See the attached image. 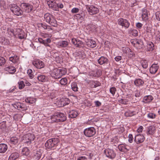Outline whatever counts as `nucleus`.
Here are the masks:
<instances>
[{"label": "nucleus", "instance_id": "nucleus-40", "mask_svg": "<svg viewBox=\"0 0 160 160\" xmlns=\"http://www.w3.org/2000/svg\"><path fill=\"white\" fill-rule=\"evenodd\" d=\"M71 88L73 91L75 92L78 91V87L77 84L76 82H73L71 84Z\"/></svg>", "mask_w": 160, "mask_h": 160}, {"label": "nucleus", "instance_id": "nucleus-8", "mask_svg": "<svg viewBox=\"0 0 160 160\" xmlns=\"http://www.w3.org/2000/svg\"><path fill=\"white\" fill-rule=\"evenodd\" d=\"M104 152L106 156L109 158L112 159L116 156V153L113 149H106L104 150Z\"/></svg>", "mask_w": 160, "mask_h": 160}, {"label": "nucleus", "instance_id": "nucleus-55", "mask_svg": "<svg viewBox=\"0 0 160 160\" xmlns=\"http://www.w3.org/2000/svg\"><path fill=\"white\" fill-rule=\"evenodd\" d=\"M134 42H136V45L137 46H138V45H142L143 44L141 40L138 39H136V40L134 41Z\"/></svg>", "mask_w": 160, "mask_h": 160}, {"label": "nucleus", "instance_id": "nucleus-38", "mask_svg": "<svg viewBox=\"0 0 160 160\" xmlns=\"http://www.w3.org/2000/svg\"><path fill=\"white\" fill-rule=\"evenodd\" d=\"M50 18H52V15L50 13H47L44 14V19L46 22L49 20Z\"/></svg>", "mask_w": 160, "mask_h": 160}, {"label": "nucleus", "instance_id": "nucleus-20", "mask_svg": "<svg viewBox=\"0 0 160 160\" xmlns=\"http://www.w3.org/2000/svg\"><path fill=\"white\" fill-rule=\"evenodd\" d=\"M5 70L11 74H14L16 71V68L12 66H9L6 67L5 68Z\"/></svg>", "mask_w": 160, "mask_h": 160}, {"label": "nucleus", "instance_id": "nucleus-54", "mask_svg": "<svg viewBox=\"0 0 160 160\" xmlns=\"http://www.w3.org/2000/svg\"><path fill=\"white\" fill-rule=\"evenodd\" d=\"M77 160H88L87 157L85 156H79Z\"/></svg>", "mask_w": 160, "mask_h": 160}, {"label": "nucleus", "instance_id": "nucleus-18", "mask_svg": "<svg viewBox=\"0 0 160 160\" xmlns=\"http://www.w3.org/2000/svg\"><path fill=\"white\" fill-rule=\"evenodd\" d=\"M119 150L123 152H126L129 150L127 148V146L125 144H120L118 146Z\"/></svg>", "mask_w": 160, "mask_h": 160}, {"label": "nucleus", "instance_id": "nucleus-14", "mask_svg": "<svg viewBox=\"0 0 160 160\" xmlns=\"http://www.w3.org/2000/svg\"><path fill=\"white\" fill-rule=\"evenodd\" d=\"M25 138L26 140H28L26 142L27 144H30L31 143V142L34 140L35 136L33 134L28 133L26 135Z\"/></svg>", "mask_w": 160, "mask_h": 160}, {"label": "nucleus", "instance_id": "nucleus-50", "mask_svg": "<svg viewBox=\"0 0 160 160\" xmlns=\"http://www.w3.org/2000/svg\"><path fill=\"white\" fill-rule=\"evenodd\" d=\"M39 27H42L44 29H48L50 28V27L48 26H47L46 24H44L42 23H40L39 24Z\"/></svg>", "mask_w": 160, "mask_h": 160}, {"label": "nucleus", "instance_id": "nucleus-16", "mask_svg": "<svg viewBox=\"0 0 160 160\" xmlns=\"http://www.w3.org/2000/svg\"><path fill=\"white\" fill-rule=\"evenodd\" d=\"M159 66L158 64H153L150 68V72L152 74H155L158 69Z\"/></svg>", "mask_w": 160, "mask_h": 160}, {"label": "nucleus", "instance_id": "nucleus-48", "mask_svg": "<svg viewBox=\"0 0 160 160\" xmlns=\"http://www.w3.org/2000/svg\"><path fill=\"white\" fill-rule=\"evenodd\" d=\"M147 117L149 118L154 119L156 117V115L152 112H150L147 115Z\"/></svg>", "mask_w": 160, "mask_h": 160}, {"label": "nucleus", "instance_id": "nucleus-30", "mask_svg": "<svg viewBox=\"0 0 160 160\" xmlns=\"http://www.w3.org/2000/svg\"><path fill=\"white\" fill-rule=\"evenodd\" d=\"M47 22L53 27H56L57 25V21L53 15L52 18H50Z\"/></svg>", "mask_w": 160, "mask_h": 160}, {"label": "nucleus", "instance_id": "nucleus-15", "mask_svg": "<svg viewBox=\"0 0 160 160\" xmlns=\"http://www.w3.org/2000/svg\"><path fill=\"white\" fill-rule=\"evenodd\" d=\"M85 42L87 45L89 47L92 48L95 47L96 46V42L92 39H87L86 40Z\"/></svg>", "mask_w": 160, "mask_h": 160}, {"label": "nucleus", "instance_id": "nucleus-7", "mask_svg": "<svg viewBox=\"0 0 160 160\" xmlns=\"http://www.w3.org/2000/svg\"><path fill=\"white\" fill-rule=\"evenodd\" d=\"M20 7L27 13L30 12L32 10V6L28 3H22L20 5Z\"/></svg>", "mask_w": 160, "mask_h": 160}, {"label": "nucleus", "instance_id": "nucleus-25", "mask_svg": "<svg viewBox=\"0 0 160 160\" xmlns=\"http://www.w3.org/2000/svg\"><path fill=\"white\" fill-rule=\"evenodd\" d=\"M8 149V146L4 143L0 144V153H3L5 152Z\"/></svg>", "mask_w": 160, "mask_h": 160}, {"label": "nucleus", "instance_id": "nucleus-32", "mask_svg": "<svg viewBox=\"0 0 160 160\" xmlns=\"http://www.w3.org/2000/svg\"><path fill=\"white\" fill-rule=\"evenodd\" d=\"M87 27V28L92 32H94L96 29V26L91 23L88 24Z\"/></svg>", "mask_w": 160, "mask_h": 160}, {"label": "nucleus", "instance_id": "nucleus-47", "mask_svg": "<svg viewBox=\"0 0 160 160\" xmlns=\"http://www.w3.org/2000/svg\"><path fill=\"white\" fill-rule=\"evenodd\" d=\"M27 74L30 78L32 79L33 77V75L32 74V71L31 69H29L27 71Z\"/></svg>", "mask_w": 160, "mask_h": 160}, {"label": "nucleus", "instance_id": "nucleus-39", "mask_svg": "<svg viewBox=\"0 0 160 160\" xmlns=\"http://www.w3.org/2000/svg\"><path fill=\"white\" fill-rule=\"evenodd\" d=\"M141 63L142 67L144 68H148V62L145 60H142L141 61Z\"/></svg>", "mask_w": 160, "mask_h": 160}, {"label": "nucleus", "instance_id": "nucleus-59", "mask_svg": "<svg viewBox=\"0 0 160 160\" xmlns=\"http://www.w3.org/2000/svg\"><path fill=\"white\" fill-rule=\"evenodd\" d=\"M141 96L140 92L138 90L135 91V96L136 97H139Z\"/></svg>", "mask_w": 160, "mask_h": 160}, {"label": "nucleus", "instance_id": "nucleus-35", "mask_svg": "<svg viewBox=\"0 0 160 160\" xmlns=\"http://www.w3.org/2000/svg\"><path fill=\"white\" fill-rule=\"evenodd\" d=\"M30 153V151L28 148L27 147L23 148L22 151V153L23 155L28 156Z\"/></svg>", "mask_w": 160, "mask_h": 160}, {"label": "nucleus", "instance_id": "nucleus-4", "mask_svg": "<svg viewBox=\"0 0 160 160\" xmlns=\"http://www.w3.org/2000/svg\"><path fill=\"white\" fill-rule=\"evenodd\" d=\"M59 141L58 138H52L48 140L45 144V147L51 149L57 146Z\"/></svg>", "mask_w": 160, "mask_h": 160}, {"label": "nucleus", "instance_id": "nucleus-60", "mask_svg": "<svg viewBox=\"0 0 160 160\" xmlns=\"http://www.w3.org/2000/svg\"><path fill=\"white\" fill-rule=\"evenodd\" d=\"M78 8H73L71 10V12L72 13H76L78 12Z\"/></svg>", "mask_w": 160, "mask_h": 160}, {"label": "nucleus", "instance_id": "nucleus-64", "mask_svg": "<svg viewBox=\"0 0 160 160\" xmlns=\"http://www.w3.org/2000/svg\"><path fill=\"white\" fill-rule=\"evenodd\" d=\"M142 24L140 22L137 23L136 24V26L138 28L140 29L142 26Z\"/></svg>", "mask_w": 160, "mask_h": 160}, {"label": "nucleus", "instance_id": "nucleus-21", "mask_svg": "<svg viewBox=\"0 0 160 160\" xmlns=\"http://www.w3.org/2000/svg\"><path fill=\"white\" fill-rule=\"evenodd\" d=\"M153 99V98L151 95L145 96L143 98L142 102L144 103H147L151 102Z\"/></svg>", "mask_w": 160, "mask_h": 160}, {"label": "nucleus", "instance_id": "nucleus-37", "mask_svg": "<svg viewBox=\"0 0 160 160\" xmlns=\"http://www.w3.org/2000/svg\"><path fill=\"white\" fill-rule=\"evenodd\" d=\"M129 32L130 35H132L134 36H136L138 35V32L136 29H131L129 30Z\"/></svg>", "mask_w": 160, "mask_h": 160}, {"label": "nucleus", "instance_id": "nucleus-28", "mask_svg": "<svg viewBox=\"0 0 160 160\" xmlns=\"http://www.w3.org/2000/svg\"><path fill=\"white\" fill-rule=\"evenodd\" d=\"M154 48V45L152 42H149L148 43L147 47L146 48L147 51H152Z\"/></svg>", "mask_w": 160, "mask_h": 160}, {"label": "nucleus", "instance_id": "nucleus-6", "mask_svg": "<svg viewBox=\"0 0 160 160\" xmlns=\"http://www.w3.org/2000/svg\"><path fill=\"white\" fill-rule=\"evenodd\" d=\"M95 129L92 127L86 128L84 131L85 135L88 137H90L94 136L96 133Z\"/></svg>", "mask_w": 160, "mask_h": 160}, {"label": "nucleus", "instance_id": "nucleus-27", "mask_svg": "<svg viewBox=\"0 0 160 160\" xmlns=\"http://www.w3.org/2000/svg\"><path fill=\"white\" fill-rule=\"evenodd\" d=\"M19 155V154L18 152H13L9 156L8 160H15L18 158Z\"/></svg>", "mask_w": 160, "mask_h": 160}, {"label": "nucleus", "instance_id": "nucleus-51", "mask_svg": "<svg viewBox=\"0 0 160 160\" xmlns=\"http://www.w3.org/2000/svg\"><path fill=\"white\" fill-rule=\"evenodd\" d=\"M6 127V122L3 121L0 123V128L1 129H4Z\"/></svg>", "mask_w": 160, "mask_h": 160}, {"label": "nucleus", "instance_id": "nucleus-3", "mask_svg": "<svg viewBox=\"0 0 160 160\" xmlns=\"http://www.w3.org/2000/svg\"><path fill=\"white\" fill-rule=\"evenodd\" d=\"M66 72L65 69H53L51 73V76L53 78L58 79L61 78L63 75L66 74Z\"/></svg>", "mask_w": 160, "mask_h": 160}, {"label": "nucleus", "instance_id": "nucleus-46", "mask_svg": "<svg viewBox=\"0 0 160 160\" xmlns=\"http://www.w3.org/2000/svg\"><path fill=\"white\" fill-rule=\"evenodd\" d=\"M20 30V32L18 34L19 38L21 39L23 38L25 36V33L23 31L20 30Z\"/></svg>", "mask_w": 160, "mask_h": 160}, {"label": "nucleus", "instance_id": "nucleus-2", "mask_svg": "<svg viewBox=\"0 0 160 160\" xmlns=\"http://www.w3.org/2000/svg\"><path fill=\"white\" fill-rule=\"evenodd\" d=\"M47 3L49 7L54 11H59V8H62L63 7L62 3H57L54 0H46Z\"/></svg>", "mask_w": 160, "mask_h": 160}, {"label": "nucleus", "instance_id": "nucleus-5", "mask_svg": "<svg viewBox=\"0 0 160 160\" xmlns=\"http://www.w3.org/2000/svg\"><path fill=\"white\" fill-rule=\"evenodd\" d=\"M10 10L16 15L19 16L22 15L23 11L17 5L12 4L10 6Z\"/></svg>", "mask_w": 160, "mask_h": 160}, {"label": "nucleus", "instance_id": "nucleus-56", "mask_svg": "<svg viewBox=\"0 0 160 160\" xmlns=\"http://www.w3.org/2000/svg\"><path fill=\"white\" fill-rule=\"evenodd\" d=\"M84 16L85 15H81L80 14H77L75 15V16L76 17L77 19H79L81 20H82L84 18Z\"/></svg>", "mask_w": 160, "mask_h": 160}, {"label": "nucleus", "instance_id": "nucleus-52", "mask_svg": "<svg viewBox=\"0 0 160 160\" xmlns=\"http://www.w3.org/2000/svg\"><path fill=\"white\" fill-rule=\"evenodd\" d=\"M116 91V89L114 87L111 88L110 89V92L112 95L113 96L114 95Z\"/></svg>", "mask_w": 160, "mask_h": 160}, {"label": "nucleus", "instance_id": "nucleus-17", "mask_svg": "<svg viewBox=\"0 0 160 160\" xmlns=\"http://www.w3.org/2000/svg\"><path fill=\"white\" fill-rule=\"evenodd\" d=\"M134 140L137 143H140L143 142L144 140V137L142 135L138 134L135 136Z\"/></svg>", "mask_w": 160, "mask_h": 160}, {"label": "nucleus", "instance_id": "nucleus-41", "mask_svg": "<svg viewBox=\"0 0 160 160\" xmlns=\"http://www.w3.org/2000/svg\"><path fill=\"white\" fill-rule=\"evenodd\" d=\"M41 152L38 151L36 152V153H35L34 155V158L37 160H39L41 158Z\"/></svg>", "mask_w": 160, "mask_h": 160}, {"label": "nucleus", "instance_id": "nucleus-10", "mask_svg": "<svg viewBox=\"0 0 160 160\" xmlns=\"http://www.w3.org/2000/svg\"><path fill=\"white\" fill-rule=\"evenodd\" d=\"M86 8L89 14L91 15L96 14L99 12L98 8L93 5L87 6Z\"/></svg>", "mask_w": 160, "mask_h": 160}, {"label": "nucleus", "instance_id": "nucleus-58", "mask_svg": "<svg viewBox=\"0 0 160 160\" xmlns=\"http://www.w3.org/2000/svg\"><path fill=\"white\" fill-rule=\"evenodd\" d=\"M88 83L90 85V87L92 88H94V82L93 81H89L88 82Z\"/></svg>", "mask_w": 160, "mask_h": 160}, {"label": "nucleus", "instance_id": "nucleus-62", "mask_svg": "<svg viewBox=\"0 0 160 160\" xmlns=\"http://www.w3.org/2000/svg\"><path fill=\"white\" fill-rule=\"evenodd\" d=\"M134 96L133 95H128V97H127V98L130 99H132V102H134V103H135V102H136V101H135V100H133V98H134Z\"/></svg>", "mask_w": 160, "mask_h": 160}, {"label": "nucleus", "instance_id": "nucleus-33", "mask_svg": "<svg viewBox=\"0 0 160 160\" xmlns=\"http://www.w3.org/2000/svg\"><path fill=\"white\" fill-rule=\"evenodd\" d=\"M78 114V112L76 111L72 110L69 112V116L72 118H76Z\"/></svg>", "mask_w": 160, "mask_h": 160}, {"label": "nucleus", "instance_id": "nucleus-11", "mask_svg": "<svg viewBox=\"0 0 160 160\" xmlns=\"http://www.w3.org/2000/svg\"><path fill=\"white\" fill-rule=\"evenodd\" d=\"M13 107L15 108L20 111H26L28 109L25 104L20 102L15 103L13 105Z\"/></svg>", "mask_w": 160, "mask_h": 160}, {"label": "nucleus", "instance_id": "nucleus-31", "mask_svg": "<svg viewBox=\"0 0 160 160\" xmlns=\"http://www.w3.org/2000/svg\"><path fill=\"white\" fill-rule=\"evenodd\" d=\"M25 102L30 104H33L34 103L36 100L35 98L31 97H28L25 99Z\"/></svg>", "mask_w": 160, "mask_h": 160}, {"label": "nucleus", "instance_id": "nucleus-19", "mask_svg": "<svg viewBox=\"0 0 160 160\" xmlns=\"http://www.w3.org/2000/svg\"><path fill=\"white\" fill-rule=\"evenodd\" d=\"M108 61L107 58L102 56L98 60V62L100 65H102L104 64H108Z\"/></svg>", "mask_w": 160, "mask_h": 160}, {"label": "nucleus", "instance_id": "nucleus-49", "mask_svg": "<svg viewBox=\"0 0 160 160\" xmlns=\"http://www.w3.org/2000/svg\"><path fill=\"white\" fill-rule=\"evenodd\" d=\"M6 62L5 59L2 57H0V66L4 65Z\"/></svg>", "mask_w": 160, "mask_h": 160}, {"label": "nucleus", "instance_id": "nucleus-26", "mask_svg": "<svg viewBox=\"0 0 160 160\" xmlns=\"http://www.w3.org/2000/svg\"><path fill=\"white\" fill-rule=\"evenodd\" d=\"M57 45L62 48H66L68 45V42L66 41H62L57 43Z\"/></svg>", "mask_w": 160, "mask_h": 160}, {"label": "nucleus", "instance_id": "nucleus-1", "mask_svg": "<svg viewBox=\"0 0 160 160\" xmlns=\"http://www.w3.org/2000/svg\"><path fill=\"white\" fill-rule=\"evenodd\" d=\"M52 122H63L66 120V117L64 114L60 112L55 113L51 116Z\"/></svg>", "mask_w": 160, "mask_h": 160}, {"label": "nucleus", "instance_id": "nucleus-43", "mask_svg": "<svg viewBox=\"0 0 160 160\" xmlns=\"http://www.w3.org/2000/svg\"><path fill=\"white\" fill-rule=\"evenodd\" d=\"M67 79L66 78H62L60 81V82L62 85H65L67 83Z\"/></svg>", "mask_w": 160, "mask_h": 160}, {"label": "nucleus", "instance_id": "nucleus-57", "mask_svg": "<svg viewBox=\"0 0 160 160\" xmlns=\"http://www.w3.org/2000/svg\"><path fill=\"white\" fill-rule=\"evenodd\" d=\"M155 15L156 19L160 21V11L156 12Z\"/></svg>", "mask_w": 160, "mask_h": 160}, {"label": "nucleus", "instance_id": "nucleus-44", "mask_svg": "<svg viewBox=\"0 0 160 160\" xmlns=\"http://www.w3.org/2000/svg\"><path fill=\"white\" fill-rule=\"evenodd\" d=\"M135 112L133 111H129L125 113L126 117H131L135 114Z\"/></svg>", "mask_w": 160, "mask_h": 160}, {"label": "nucleus", "instance_id": "nucleus-12", "mask_svg": "<svg viewBox=\"0 0 160 160\" xmlns=\"http://www.w3.org/2000/svg\"><path fill=\"white\" fill-rule=\"evenodd\" d=\"M33 65L38 69H41L44 66V62L39 59L35 60L32 62Z\"/></svg>", "mask_w": 160, "mask_h": 160}, {"label": "nucleus", "instance_id": "nucleus-13", "mask_svg": "<svg viewBox=\"0 0 160 160\" xmlns=\"http://www.w3.org/2000/svg\"><path fill=\"white\" fill-rule=\"evenodd\" d=\"M71 41L72 43L76 47L81 48L83 45V42L77 38H72Z\"/></svg>", "mask_w": 160, "mask_h": 160}, {"label": "nucleus", "instance_id": "nucleus-24", "mask_svg": "<svg viewBox=\"0 0 160 160\" xmlns=\"http://www.w3.org/2000/svg\"><path fill=\"white\" fill-rule=\"evenodd\" d=\"M147 134L152 135L155 132L156 129L154 126H151L147 128Z\"/></svg>", "mask_w": 160, "mask_h": 160}, {"label": "nucleus", "instance_id": "nucleus-45", "mask_svg": "<svg viewBox=\"0 0 160 160\" xmlns=\"http://www.w3.org/2000/svg\"><path fill=\"white\" fill-rule=\"evenodd\" d=\"M129 100L127 99H120L118 100V102L120 103L126 104L129 102Z\"/></svg>", "mask_w": 160, "mask_h": 160}, {"label": "nucleus", "instance_id": "nucleus-61", "mask_svg": "<svg viewBox=\"0 0 160 160\" xmlns=\"http://www.w3.org/2000/svg\"><path fill=\"white\" fill-rule=\"evenodd\" d=\"M133 137L131 134H129L128 136V141L130 143H132L133 141Z\"/></svg>", "mask_w": 160, "mask_h": 160}, {"label": "nucleus", "instance_id": "nucleus-29", "mask_svg": "<svg viewBox=\"0 0 160 160\" xmlns=\"http://www.w3.org/2000/svg\"><path fill=\"white\" fill-rule=\"evenodd\" d=\"M144 83V81L141 79H137L134 81V84L138 87L142 86Z\"/></svg>", "mask_w": 160, "mask_h": 160}, {"label": "nucleus", "instance_id": "nucleus-63", "mask_svg": "<svg viewBox=\"0 0 160 160\" xmlns=\"http://www.w3.org/2000/svg\"><path fill=\"white\" fill-rule=\"evenodd\" d=\"M94 88H95L97 87L100 86L101 85V83L97 81H94Z\"/></svg>", "mask_w": 160, "mask_h": 160}, {"label": "nucleus", "instance_id": "nucleus-9", "mask_svg": "<svg viewBox=\"0 0 160 160\" xmlns=\"http://www.w3.org/2000/svg\"><path fill=\"white\" fill-rule=\"evenodd\" d=\"M118 25L124 27L125 29L128 28L129 26L130 23L126 19L122 18H119L118 21Z\"/></svg>", "mask_w": 160, "mask_h": 160}, {"label": "nucleus", "instance_id": "nucleus-22", "mask_svg": "<svg viewBox=\"0 0 160 160\" xmlns=\"http://www.w3.org/2000/svg\"><path fill=\"white\" fill-rule=\"evenodd\" d=\"M68 99L67 98H62L57 102L58 105L59 107H62L66 105V104L64 103L66 101H68Z\"/></svg>", "mask_w": 160, "mask_h": 160}, {"label": "nucleus", "instance_id": "nucleus-42", "mask_svg": "<svg viewBox=\"0 0 160 160\" xmlns=\"http://www.w3.org/2000/svg\"><path fill=\"white\" fill-rule=\"evenodd\" d=\"M10 141L13 144L17 143L18 142V138L15 137L11 138L10 139Z\"/></svg>", "mask_w": 160, "mask_h": 160}, {"label": "nucleus", "instance_id": "nucleus-34", "mask_svg": "<svg viewBox=\"0 0 160 160\" xmlns=\"http://www.w3.org/2000/svg\"><path fill=\"white\" fill-rule=\"evenodd\" d=\"M142 17L143 19H147L148 16V12L146 9L143 8L142 10Z\"/></svg>", "mask_w": 160, "mask_h": 160}, {"label": "nucleus", "instance_id": "nucleus-23", "mask_svg": "<svg viewBox=\"0 0 160 160\" xmlns=\"http://www.w3.org/2000/svg\"><path fill=\"white\" fill-rule=\"evenodd\" d=\"M37 78L40 82H45L48 80V77L43 74L39 75L38 76Z\"/></svg>", "mask_w": 160, "mask_h": 160}, {"label": "nucleus", "instance_id": "nucleus-53", "mask_svg": "<svg viewBox=\"0 0 160 160\" xmlns=\"http://www.w3.org/2000/svg\"><path fill=\"white\" fill-rule=\"evenodd\" d=\"M18 83V87L20 89H21L24 88V82L23 81H20Z\"/></svg>", "mask_w": 160, "mask_h": 160}, {"label": "nucleus", "instance_id": "nucleus-36", "mask_svg": "<svg viewBox=\"0 0 160 160\" xmlns=\"http://www.w3.org/2000/svg\"><path fill=\"white\" fill-rule=\"evenodd\" d=\"M18 60V58L17 56L14 55L13 56L9 58V60L13 63H15Z\"/></svg>", "mask_w": 160, "mask_h": 160}]
</instances>
